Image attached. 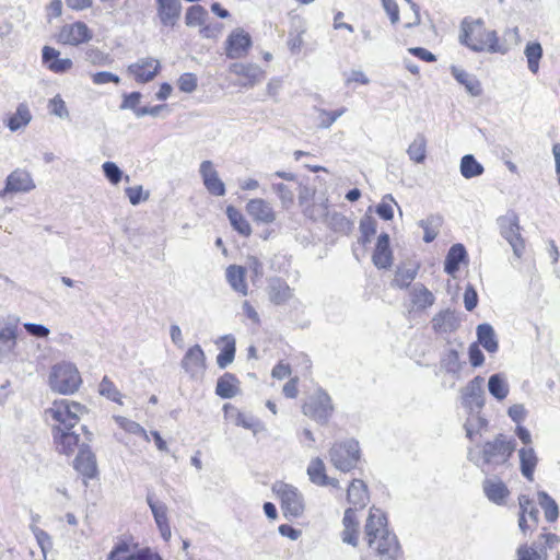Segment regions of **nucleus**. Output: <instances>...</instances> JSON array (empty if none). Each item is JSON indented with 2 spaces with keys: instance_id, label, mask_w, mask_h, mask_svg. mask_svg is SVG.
<instances>
[{
  "instance_id": "1",
  "label": "nucleus",
  "mask_w": 560,
  "mask_h": 560,
  "mask_svg": "<svg viewBox=\"0 0 560 560\" xmlns=\"http://www.w3.org/2000/svg\"><path fill=\"white\" fill-rule=\"evenodd\" d=\"M89 412L85 405L67 398L55 399L44 412L50 427L52 444L57 453L70 456L78 448L80 435L74 428Z\"/></svg>"
},
{
  "instance_id": "2",
  "label": "nucleus",
  "mask_w": 560,
  "mask_h": 560,
  "mask_svg": "<svg viewBox=\"0 0 560 560\" xmlns=\"http://www.w3.org/2000/svg\"><path fill=\"white\" fill-rule=\"evenodd\" d=\"M363 539L384 560H397L401 556L398 539L389 529L387 516L381 509L370 508L363 526Z\"/></svg>"
},
{
  "instance_id": "3",
  "label": "nucleus",
  "mask_w": 560,
  "mask_h": 560,
  "mask_svg": "<svg viewBox=\"0 0 560 560\" xmlns=\"http://www.w3.org/2000/svg\"><path fill=\"white\" fill-rule=\"evenodd\" d=\"M459 40L469 49L478 52L504 54L508 51L498 33L481 19H464L460 24Z\"/></svg>"
},
{
  "instance_id": "4",
  "label": "nucleus",
  "mask_w": 560,
  "mask_h": 560,
  "mask_svg": "<svg viewBox=\"0 0 560 560\" xmlns=\"http://www.w3.org/2000/svg\"><path fill=\"white\" fill-rule=\"evenodd\" d=\"M347 501L352 506L345 511L342 518L343 529L341 539L343 542L357 547L359 545L360 520L358 510L364 509L370 502L368 486L361 479H353L347 489Z\"/></svg>"
},
{
  "instance_id": "5",
  "label": "nucleus",
  "mask_w": 560,
  "mask_h": 560,
  "mask_svg": "<svg viewBox=\"0 0 560 560\" xmlns=\"http://www.w3.org/2000/svg\"><path fill=\"white\" fill-rule=\"evenodd\" d=\"M515 441L503 433H498L493 439L483 442L479 446V458L486 466H503L510 462L515 452Z\"/></svg>"
},
{
  "instance_id": "6",
  "label": "nucleus",
  "mask_w": 560,
  "mask_h": 560,
  "mask_svg": "<svg viewBox=\"0 0 560 560\" xmlns=\"http://www.w3.org/2000/svg\"><path fill=\"white\" fill-rule=\"evenodd\" d=\"M83 380L78 368L70 362H60L51 366L48 385L59 395L75 394L82 386Z\"/></svg>"
},
{
  "instance_id": "7",
  "label": "nucleus",
  "mask_w": 560,
  "mask_h": 560,
  "mask_svg": "<svg viewBox=\"0 0 560 560\" xmlns=\"http://www.w3.org/2000/svg\"><path fill=\"white\" fill-rule=\"evenodd\" d=\"M361 457L359 442L354 439L335 442L329 450V462L342 472L357 469L361 463Z\"/></svg>"
},
{
  "instance_id": "8",
  "label": "nucleus",
  "mask_w": 560,
  "mask_h": 560,
  "mask_svg": "<svg viewBox=\"0 0 560 560\" xmlns=\"http://www.w3.org/2000/svg\"><path fill=\"white\" fill-rule=\"evenodd\" d=\"M301 408L304 416L319 424H327L335 410L331 397L320 387L306 396Z\"/></svg>"
},
{
  "instance_id": "9",
  "label": "nucleus",
  "mask_w": 560,
  "mask_h": 560,
  "mask_svg": "<svg viewBox=\"0 0 560 560\" xmlns=\"http://www.w3.org/2000/svg\"><path fill=\"white\" fill-rule=\"evenodd\" d=\"M273 492L280 501L285 517H299L304 512V500L301 492L292 485L278 482Z\"/></svg>"
},
{
  "instance_id": "10",
  "label": "nucleus",
  "mask_w": 560,
  "mask_h": 560,
  "mask_svg": "<svg viewBox=\"0 0 560 560\" xmlns=\"http://www.w3.org/2000/svg\"><path fill=\"white\" fill-rule=\"evenodd\" d=\"M137 544L132 545L128 540H119L109 551L106 560H154L158 552L150 547L137 549Z\"/></svg>"
},
{
  "instance_id": "11",
  "label": "nucleus",
  "mask_w": 560,
  "mask_h": 560,
  "mask_svg": "<svg viewBox=\"0 0 560 560\" xmlns=\"http://www.w3.org/2000/svg\"><path fill=\"white\" fill-rule=\"evenodd\" d=\"M253 46L252 36L244 28L233 30L224 44L225 55L229 59H242L247 57Z\"/></svg>"
},
{
  "instance_id": "12",
  "label": "nucleus",
  "mask_w": 560,
  "mask_h": 560,
  "mask_svg": "<svg viewBox=\"0 0 560 560\" xmlns=\"http://www.w3.org/2000/svg\"><path fill=\"white\" fill-rule=\"evenodd\" d=\"M435 302L433 293L423 284H417L409 291V302L406 305V317L415 318Z\"/></svg>"
},
{
  "instance_id": "13",
  "label": "nucleus",
  "mask_w": 560,
  "mask_h": 560,
  "mask_svg": "<svg viewBox=\"0 0 560 560\" xmlns=\"http://www.w3.org/2000/svg\"><path fill=\"white\" fill-rule=\"evenodd\" d=\"M92 36L93 33L88 25L78 21L61 26L57 35V40L62 45L79 46L91 40Z\"/></svg>"
},
{
  "instance_id": "14",
  "label": "nucleus",
  "mask_w": 560,
  "mask_h": 560,
  "mask_svg": "<svg viewBox=\"0 0 560 560\" xmlns=\"http://www.w3.org/2000/svg\"><path fill=\"white\" fill-rule=\"evenodd\" d=\"M161 69L162 66L159 59L145 57L129 65L127 71L136 82L143 84L154 80Z\"/></svg>"
},
{
  "instance_id": "15",
  "label": "nucleus",
  "mask_w": 560,
  "mask_h": 560,
  "mask_svg": "<svg viewBox=\"0 0 560 560\" xmlns=\"http://www.w3.org/2000/svg\"><path fill=\"white\" fill-rule=\"evenodd\" d=\"M520 515L518 526L523 533L534 529L539 521V510L533 499L522 494L518 497Z\"/></svg>"
},
{
  "instance_id": "16",
  "label": "nucleus",
  "mask_w": 560,
  "mask_h": 560,
  "mask_svg": "<svg viewBox=\"0 0 560 560\" xmlns=\"http://www.w3.org/2000/svg\"><path fill=\"white\" fill-rule=\"evenodd\" d=\"M35 187L28 172L24 170H14L9 174L5 186L0 190V197L4 198L9 194L26 192Z\"/></svg>"
},
{
  "instance_id": "17",
  "label": "nucleus",
  "mask_w": 560,
  "mask_h": 560,
  "mask_svg": "<svg viewBox=\"0 0 560 560\" xmlns=\"http://www.w3.org/2000/svg\"><path fill=\"white\" fill-rule=\"evenodd\" d=\"M267 295L271 304L282 306L293 299L294 291L284 279L272 277L268 280Z\"/></svg>"
},
{
  "instance_id": "18",
  "label": "nucleus",
  "mask_w": 560,
  "mask_h": 560,
  "mask_svg": "<svg viewBox=\"0 0 560 560\" xmlns=\"http://www.w3.org/2000/svg\"><path fill=\"white\" fill-rule=\"evenodd\" d=\"M182 366L191 377H198L206 371V355L199 345L190 347L182 360Z\"/></svg>"
},
{
  "instance_id": "19",
  "label": "nucleus",
  "mask_w": 560,
  "mask_h": 560,
  "mask_svg": "<svg viewBox=\"0 0 560 560\" xmlns=\"http://www.w3.org/2000/svg\"><path fill=\"white\" fill-rule=\"evenodd\" d=\"M73 467L84 481L97 477V464L94 453L89 447L80 448L73 460Z\"/></svg>"
},
{
  "instance_id": "20",
  "label": "nucleus",
  "mask_w": 560,
  "mask_h": 560,
  "mask_svg": "<svg viewBox=\"0 0 560 560\" xmlns=\"http://www.w3.org/2000/svg\"><path fill=\"white\" fill-rule=\"evenodd\" d=\"M306 472L311 482L316 486L340 489L339 480L327 475L326 465L319 457H315L310 462Z\"/></svg>"
},
{
  "instance_id": "21",
  "label": "nucleus",
  "mask_w": 560,
  "mask_h": 560,
  "mask_svg": "<svg viewBox=\"0 0 560 560\" xmlns=\"http://www.w3.org/2000/svg\"><path fill=\"white\" fill-rule=\"evenodd\" d=\"M156 14L163 26L173 28L182 13L179 0H155Z\"/></svg>"
},
{
  "instance_id": "22",
  "label": "nucleus",
  "mask_w": 560,
  "mask_h": 560,
  "mask_svg": "<svg viewBox=\"0 0 560 560\" xmlns=\"http://www.w3.org/2000/svg\"><path fill=\"white\" fill-rule=\"evenodd\" d=\"M200 175L209 194L217 197L223 196L225 194L224 183L220 179L219 174L211 161H203L200 164Z\"/></svg>"
},
{
  "instance_id": "23",
  "label": "nucleus",
  "mask_w": 560,
  "mask_h": 560,
  "mask_svg": "<svg viewBox=\"0 0 560 560\" xmlns=\"http://www.w3.org/2000/svg\"><path fill=\"white\" fill-rule=\"evenodd\" d=\"M393 250L390 248L389 236L382 233L377 237V242L372 255V261L378 269H388L393 265Z\"/></svg>"
},
{
  "instance_id": "24",
  "label": "nucleus",
  "mask_w": 560,
  "mask_h": 560,
  "mask_svg": "<svg viewBox=\"0 0 560 560\" xmlns=\"http://www.w3.org/2000/svg\"><path fill=\"white\" fill-rule=\"evenodd\" d=\"M42 59L46 68L54 73H65L73 66L71 59L60 58V51L50 46L43 47Z\"/></svg>"
},
{
  "instance_id": "25",
  "label": "nucleus",
  "mask_w": 560,
  "mask_h": 560,
  "mask_svg": "<svg viewBox=\"0 0 560 560\" xmlns=\"http://www.w3.org/2000/svg\"><path fill=\"white\" fill-rule=\"evenodd\" d=\"M230 71L241 79L243 86H253L265 78V72L253 63H233Z\"/></svg>"
},
{
  "instance_id": "26",
  "label": "nucleus",
  "mask_w": 560,
  "mask_h": 560,
  "mask_svg": "<svg viewBox=\"0 0 560 560\" xmlns=\"http://www.w3.org/2000/svg\"><path fill=\"white\" fill-rule=\"evenodd\" d=\"M246 211L258 223L269 224L276 220V213L271 206L260 198L249 200L246 205Z\"/></svg>"
},
{
  "instance_id": "27",
  "label": "nucleus",
  "mask_w": 560,
  "mask_h": 560,
  "mask_svg": "<svg viewBox=\"0 0 560 560\" xmlns=\"http://www.w3.org/2000/svg\"><path fill=\"white\" fill-rule=\"evenodd\" d=\"M222 411L224 419L236 427H242L244 429L250 430L258 424L257 420L253 416L241 410L231 402L224 404L222 407Z\"/></svg>"
},
{
  "instance_id": "28",
  "label": "nucleus",
  "mask_w": 560,
  "mask_h": 560,
  "mask_svg": "<svg viewBox=\"0 0 560 560\" xmlns=\"http://www.w3.org/2000/svg\"><path fill=\"white\" fill-rule=\"evenodd\" d=\"M246 273V268L240 265H230L225 270L228 283L235 292L243 296H246L249 291Z\"/></svg>"
},
{
  "instance_id": "29",
  "label": "nucleus",
  "mask_w": 560,
  "mask_h": 560,
  "mask_svg": "<svg viewBox=\"0 0 560 560\" xmlns=\"http://www.w3.org/2000/svg\"><path fill=\"white\" fill-rule=\"evenodd\" d=\"M241 393V382L233 373L226 372L217 381L215 394L223 399H230Z\"/></svg>"
},
{
  "instance_id": "30",
  "label": "nucleus",
  "mask_w": 560,
  "mask_h": 560,
  "mask_svg": "<svg viewBox=\"0 0 560 560\" xmlns=\"http://www.w3.org/2000/svg\"><path fill=\"white\" fill-rule=\"evenodd\" d=\"M482 489L488 500L498 505L504 504L510 495L508 486L501 480L486 479Z\"/></svg>"
},
{
  "instance_id": "31",
  "label": "nucleus",
  "mask_w": 560,
  "mask_h": 560,
  "mask_svg": "<svg viewBox=\"0 0 560 560\" xmlns=\"http://www.w3.org/2000/svg\"><path fill=\"white\" fill-rule=\"evenodd\" d=\"M149 506L153 513L155 523L159 527L162 538L165 541H168L172 536L171 526L167 518V508L166 505L154 501L153 499H148Z\"/></svg>"
},
{
  "instance_id": "32",
  "label": "nucleus",
  "mask_w": 560,
  "mask_h": 560,
  "mask_svg": "<svg viewBox=\"0 0 560 560\" xmlns=\"http://www.w3.org/2000/svg\"><path fill=\"white\" fill-rule=\"evenodd\" d=\"M217 343L221 345L220 352L217 355V363L221 369H224L234 361L236 352L235 338L226 335L221 337Z\"/></svg>"
},
{
  "instance_id": "33",
  "label": "nucleus",
  "mask_w": 560,
  "mask_h": 560,
  "mask_svg": "<svg viewBox=\"0 0 560 560\" xmlns=\"http://www.w3.org/2000/svg\"><path fill=\"white\" fill-rule=\"evenodd\" d=\"M522 475L528 480H534V472L538 463L537 455L533 447H522L518 451Z\"/></svg>"
},
{
  "instance_id": "34",
  "label": "nucleus",
  "mask_w": 560,
  "mask_h": 560,
  "mask_svg": "<svg viewBox=\"0 0 560 560\" xmlns=\"http://www.w3.org/2000/svg\"><path fill=\"white\" fill-rule=\"evenodd\" d=\"M466 256L465 247L462 244H454L446 255L444 270L450 275H454L459 269V265L465 260Z\"/></svg>"
},
{
  "instance_id": "35",
  "label": "nucleus",
  "mask_w": 560,
  "mask_h": 560,
  "mask_svg": "<svg viewBox=\"0 0 560 560\" xmlns=\"http://www.w3.org/2000/svg\"><path fill=\"white\" fill-rule=\"evenodd\" d=\"M32 119L30 107L25 103L18 105L14 114L10 115L7 119V127L11 131H16L22 127L28 125Z\"/></svg>"
},
{
  "instance_id": "36",
  "label": "nucleus",
  "mask_w": 560,
  "mask_h": 560,
  "mask_svg": "<svg viewBox=\"0 0 560 560\" xmlns=\"http://www.w3.org/2000/svg\"><path fill=\"white\" fill-rule=\"evenodd\" d=\"M226 215L233 229L241 235L247 237L252 234L250 224L238 209L233 206H228Z\"/></svg>"
},
{
  "instance_id": "37",
  "label": "nucleus",
  "mask_w": 560,
  "mask_h": 560,
  "mask_svg": "<svg viewBox=\"0 0 560 560\" xmlns=\"http://www.w3.org/2000/svg\"><path fill=\"white\" fill-rule=\"evenodd\" d=\"M477 336L479 343L490 353L498 350V341L495 339L493 328L488 324H481L477 327Z\"/></svg>"
},
{
  "instance_id": "38",
  "label": "nucleus",
  "mask_w": 560,
  "mask_h": 560,
  "mask_svg": "<svg viewBox=\"0 0 560 560\" xmlns=\"http://www.w3.org/2000/svg\"><path fill=\"white\" fill-rule=\"evenodd\" d=\"M272 188L281 199L283 206L289 207L293 203L295 192L301 188V184L296 183V185H293V183H277L272 185Z\"/></svg>"
},
{
  "instance_id": "39",
  "label": "nucleus",
  "mask_w": 560,
  "mask_h": 560,
  "mask_svg": "<svg viewBox=\"0 0 560 560\" xmlns=\"http://www.w3.org/2000/svg\"><path fill=\"white\" fill-rule=\"evenodd\" d=\"M483 173V166L475 159L474 155L467 154L460 161V174L465 178L480 176Z\"/></svg>"
},
{
  "instance_id": "40",
  "label": "nucleus",
  "mask_w": 560,
  "mask_h": 560,
  "mask_svg": "<svg viewBox=\"0 0 560 560\" xmlns=\"http://www.w3.org/2000/svg\"><path fill=\"white\" fill-rule=\"evenodd\" d=\"M525 56L528 63V69L533 73H537L539 70V61L542 57L541 45L537 42H530L525 47Z\"/></svg>"
},
{
  "instance_id": "41",
  "label": "nucleus",
  "mask_w": 560,
  "mask_h": 560,
  "mask_svg": "<svg viewBox=\"0 0 560 560\" xmlns=\"http://www.w3.org/2000/svg\"><path fill=\"white\" fill-rule=\"evenodd\" d=\"M98 390L100 394L107 399L118 405H122V395L109 377L104 376L102 378Z\"/></svg>"
},
{
  "instance_id": "42",
  "label": "nucleus",
  "mask_w": 560,
  "mask_h": 560,
  "mask_svg": "<svg viewBox=\"0 0 560 560\" xmlns=\"http://www.w3.org/2000/svg\"><path fill=\"white\" fill-rule=\"evenodd\" d=\"M207 15V10L202 5H191L186 11L185 23L187 26H202Z\"/></svg>"
},
{
  "instance_id": "43",
  "label": "nucleus",
  "mask_w": 560,
  "mask_h": 560,
  "mask_svg": "<svg viewBox=\"0 0 560 560\" xmlns=\"http://www.w3.org/2000/svg\"><path fill=\"white\" fill-rule=\"evenodd\" d=\"M441 224L442 219L440 217H431L420 222V226L423 230V241L425 243H431L436 238Z\"/></svg>"
},
{
  "instance_id": "44",
  "label": "nucleus",
  "mask_w": 560,
  "mask_h": 560,
  "mask_svg": "<svg viewBox=\"0 0 560 560\" xmlns=\"http://www.w3.org/2000/svg\"><path fill=\"white\" fill-rule=\"evenodd\" d=\"M360 243L365 246L371 242V238L376 234L377 223L376 220L371 215H365L360 221Z\"/></svg>"
},
{
  "instance_id": "45",
  "label": "nucleus",
  "mask_w": 560,
  "mask_h": 560,
  "mask_svg": "<svg viewBox=\"0 0 560 560\" xmlns=\"http://www.w3.org/2000/svg\"><path fill=\"white\" fill-rule=\"evenodd\" d=\"M409 158L416 162L421 163L425 159L427 154V141L424 137L419 136L417 137L409 145L408 150Z\"/></svg>"
},
{
  "instance_id": "46",
  "label": "nucleus",
  "mask_w": 560,
  "mask_h": 560,
  "mask_svg": "<svg viewBox=\"0 0 560 560\" xmlns=\"http://www.w3.org/2000/svg\"><path fill=\"white\" fill-rule=\"evenodd\" d=\"M488 387L490 394L499 400H503L509 394L506 383L497 374L490 376Z\"/></svg>"
},
{
  "instance_id": "47",
  "label": "nucleus",
  "mask_w": 560,
  "mask_h": 560,
  "mask_svg": "<svg viewBox=\"0 0 560 560\" xmlns=\"http://www.w3.org/2000/svg\"><path fill=\"white\" fill-rule=\"evenodd\" d=\"M345 113V107L336 110L320 109L318 112V127L324 129L329 128Z\"/></svg>"
},
{
  "instance_id": "48",
  "label": "nucleus",
  "mask_w": 560,
  "mask_h": 560,
  "mask_svg": "<svg viewBox=\"0 0 560 560\" xmlns=\"http://www.w3.org/2000/svg\"><path fill=\"white\" fill-rule=\"evenodd\" d=\"M516 560H547L546 552L540 553L535 548L524 544L516 550Z\"/></svg>"
},
{
  "instance_id": "49",
  "label": "nucleus",
  "mask_w": 560,
  "mask_h": 560,
  "mask_svg": "<svg viewBox=\"0 0 560 560\" xmlns=\"http://www.w3.org/2000/svg\"><path fill=\"white\" fill-rule=\"evenodd\" d=\"M179 91L184 93H192L198 86V78L195 73H183L177 80Z\"/></svg>"
},
{
  "instance_id": "50",
  "label": "nucleus",
  "mask_w": 560,
  "mask_h": 560,
  "mask_svg": "<svg viewBox=\"0 0 560 560\" xmlns=\"http://www.w3.org/2000/svg\"><path fill=\"white\" fill-rule=\"evenodd\" d=\"M141 93L140 92H131L128 94H124L122 102L120 104V109H132L135 114L137 115V110H139L141 107Z\"/></svg>"
},
{
  "instance_id": "51",
  "label": "nucleus",
  "mask_w": 560,
  "mask_h": 560,
  "mask_svg": "<svg viewBox=\"0 0 560 560\" xmlns=\"http://www.w3.org/2000/svg\"><path fill=\"white\" fill-rule=\"evenodd\" d=\"M518 231H521V226L516 217L503 219L501 224V234L505 240L516 234Z\"/></svg>"
},
{
  "instance_id": "52",
  "label": "nucleus",
  "mask_w": 560,
  "mask_h": 560,
  "mask_svg": "<svg viewBox=\"0 0 560 560\" xmlns=\"http://www.w3.org/2000/svg\"><path fill=\"white\" fill-rule=\"evenodd\" d=\"M115 421L119 428L132 434H145L144 429L137 422L129 420L125 417L117 416L115 417Z\"/></svg>"
},
{
  "instance_id": "53",
  "label": "nucleus",
  "mask_w": 560,
  "mask_h": 560,
  "mask_svg": "<svg viewBox=\"0 0 560 560\" xmlns=\"http://www.w3.org/2000/svg\"><path fill=\"white\" fill-rule=\"evenodd\" d=\"M103 171L106 178L113 184L117 185L122 178V172L119 167L113 162H105L103 164Z\"/></svg>"
},
{
  "instance_id": "54",
  "label": "nucleus",
  "mask_w": 560,
  "mask_h": 560,
  "mask_svg": "<svg viewBox=\"0 0 560 560\" xmlns=\"http://www.w3.org/2000/svg\"><path fill=\"white\" fill-rule=\"evenodd\" d=\"M292 369L288 362L279 361L271 370L272 378L282 381L291 376Z\"/></svg>"
},
{
  "instance_id": "55",
  "label": "nucleus",
  "mask_w": 560,
  "mask_h": 560,
  "mask_svg": "<svg viewBox=\"0 0 560 560\" xmlns=\"http://www.w3.org/2000/svg\"><path fill=\"white\" fill-rule=\"evenodd\" d=\"M539 539L541 540L540 550L545 552L547 549H551L560 542V536L555 533H549L544 529L540 534Z\"/></svg>"
},
{
  "instance_id": "56",
  "label": "nucleus",
  "mask_w": 560,
  "mask_h": 560,
  "mask_svg": "<svg viewBox=\"0 0 560 560\" xmlns=\"http://www.w3.org/2000/svg\"><path fill=\"white\" fill-rule=\"evenodd\" d=\"M48 107L50 113L58 117H66L68 115L66 103L60 95H56L55 97H52L49 101Z\"/></svg>"
},
{
  "instance_id": "57",
  "label": "nucleus",
  "mask_w": 560,
  "mask_h": 560,
  "mask_svg": "<svg viewBox=\"0 0 560 560\" xmlns=\"http://www.w3.org/2000/svg\"><path fill=\"white\" fill-rule=\"evenodd\" d=\"M416 278V271L412 270H398L395 275L394 282L399 288H407Z\"/></svg>"
},
{
  "instance_id": "58",
  "label": "nucleus",
  "mask_w": 560,
  "mask_h": 560,
  "mask_svg": "<svg viewBox=\"0 0 560 560\" xmlns=\"http://www.w3.org/2000/svg\"><path fill=\"white\" fill-rule=\"evenodd\" d=\"M199 27V33L205 38H217L223 31V25L221 23H205Z\"/></svg>"
},
{
  "instance_id": "59",
  "label": "nucleus",
  "mask_w": 560,
  "mask_h": 560,
  "mask_svg": "<svg viewBox=\"0 0 560 560\" xmlns=\"http://www.w3.org/2000/svg\"><path fill=\"white\" fill-rule=\"evenodd\" d=\"M243 313L245 317L255 326L261 325V319L259 316V313L257 312L256 307L249 302L244 301L242 304Z\"/></svg>"
},
{
  "instance_id": "60",
  "label": "nucleus",
  "mask_w": 560,
  "mask_h": 560,
  "mask_svg": "<svg viewBox=\"0 0 560 560\" xmlns=\"http://www.w3.org/2000/svg\"><path fill=\"white\" fill-rule=\"evenodd\" d=\"M92 81L94 84H97V85L106 84V83H110V82L118 84L120 79L118 75L113 74L110 72L101 71V72H96L92 75Z\"/></svg>"
},
{
  "instance_id": "61",
  "label": "nucleus",
  "mask_w": 560,
  "mask_h": 560,
  "mask_svg": "<svg viewBox=\"0 0 560 560\" xmlns=\"http://www.w3.org/2000/svg\"><path fill=\"white\" fill-rule=\"evenodd\" d=\"M393 24L399 22V8L396 0H381Z\"/></svg>"
},
{
  "instance_id": "62",
  "label": "nucleus",
  "mask_w": 560,
  "mask_h": 560,
  "mask_svg": "<svg viewBox=\"0 0 560 560\" xmlns=\"http://www.w3.org/2000/svg\"><path fill=\"white\" fill-rule=\"evenodd\" d=\"M456 79L460 83L465 84V86L471 94L477 95L480 92L479 83L472 80L467 73L459 72L458 74H456Z\"/></svg>"
},
{
  "instance_id": "63",
  "label": "nucleus",
  "mask_w": 560,
  "mask_h": 560,
  "mask_svg": "<svg viewBox=\"0 0 560 560\" xmlns=\"http://www.w3.org/2000/svg\"><path fill=\"white\" fill-rule=\"evenodd\" d=\"M126 195L132 205H138L140 201L145 200L148 198V194L143 192L141 186L126 188Z\"/></svg>"
},
{
  "instance_id": "64",
  "label": "nucleus",
  "mask_w": 560,
  "mask_h": 560,
  "mask_svg": "<svg viewBox=\"0 0 560 560\" xmlns=\"http://www.w3.org/2000/svg\"><path fill=\"white\" fill-rule=\"evenodd\" d=\"M282 393L287 398H296L299 395V377H290L283 385Z\"/></svg>"
}]
</instances>
